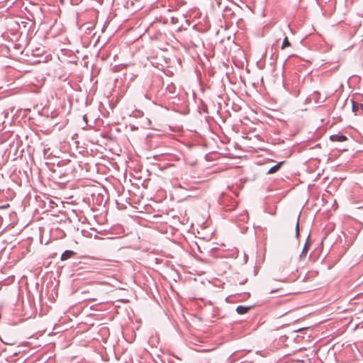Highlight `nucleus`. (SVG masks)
<instances>
[{
    "label": "nucleus",
    "mask_w": 363,
    "mask_h": 363,
    "mask_svg": "<svg viewBox=\"0 0 363 363\" xmlns=\"http://www.w3.org/2000/svg\"><path fill=\"white\" fill-rule=\"evenodd\" d=\"M283 163H284V162H279L276 165H274L272 167H271L267 171V174H274V173L277 172L281 168V167Z\"/></svg>",
    "instance_id": "6"
},
{
    "label": "nucleus",
    "mask_w": 363,
    "mask_h": 363,
    "mask_svg": "<svg viewBox=\"0 0 363 363\" xmlns=\"http://www.w3.org/2000/svg\"><path fill=\"white\" fill-rule=\"evenodd\" d=\"M309 245H310V243L308 242V241H307L305 245H304V247L302 250V252L300 255V257H305L308 252V247H309Z\"/></svg>",
    "instance_id": "7"
},
{
    "label": "nucleus",
    "mask_w": 363,
    "mask_h": 363,
    "mask_svg": "<svg viewBox=\"0 0 363 363\" xmlns=\"http://www.w3.org/2000/svg\"><path fill=\"white\" fill-rule=\"evenodd\" d=\"M291 43L289 41L288 38L285 37L281 45V49H285L286 47H289Z\"/></svg>",
    "instance_id": "8"
},
{
    "label": "nucleus",
    "mask_w": 363,
    "mask_h": 363,
    "mask_svg": "<svg viewBox=\"0 0 363 363\" xmlns=\"http://www.w3.org/2000/svg\"><path fill=\"white\" fill-rule=\"evenodd\" d=\"M299 216L297 218L296 224V237L297 238H299L300 233H299Z\"/></svg>",
    "instance_id": "9"
},
{
    "label": "nucleus",
    "mask_w": 363,
    "mask_h": 363,
    "mask_svg": "<svg viewBox=\"0 0 363 363\" xmlns=\"http://www.w3.org/2000/svg\"><path fill=\"white\" fill-rule=\"evenodd\" d=\"M94 26H94V23L89 22V23H84L83 25H82L80 26L79 29L82 32L87 33L88 31L91 30L94 28Z\"/></svg>",
    "instance_id": "3"
},
{
    "label": "nucleus",
    "mask_w": 363,
    "mask_h": 363,
    "mask_svg": "<svg viewBox=\"0 0 363 363\" xmlns=\"http://www.w3.org/2000/svg\"><path fill=\"white\" fill-rule=\"evenodd\" d=\"M250 308V306H238L236 308V311L238 314L242 315L247 313Z\"/></svg>",
    "instance_id": "5"
},
{
    "label": "nucleus",
    "mask_w": 363,
    "mask_h": 363,
    "mask_svg": "<svg viewBox=\"0 0 363 363\" xmlns=\"http://www.w3.org/2000/svg\"><path fill=\"white\" fill-rule=\"evenodd\" d=\"M351 103H352V112L355 115L360 114L361 111L363 109L362 104H359V103L354 101L352 99L351 100Z\"/></svg>",
    "instance_id": "1"
},
{
    "label": "nucleus",
    "mask_w": 363,
    "mask_h": 363,
    "mask_svg": "<svg viewBox=\"0 0 363 363\" xmlns=\"http://www.w3.org/2000/svg\"><path fill=\"white\" fill-rule=\"evenodd\" d=\"M76 255V252H74L72 250H65L61 255V260L65 261L67 260L72 257H74Z\"/></svg>",
    "instance_id": "4"
},
{
    "label": "nucleus",
    "mask_w": 363,
    "mask_h": 363,
    "mask_svg": "<svg viewBox=\"0 0 363 363\" xmlns=\"http://www.w3.org/2000/svg\"><path fill=\"white\" fill-rule=\"evenodd\" d=\"M330 140L333 142H344L347 140V138L343 135L334 134L330 136Z\"/></svg>",
    "instance_id": "2"
},
{
    "label": "nucleus",
    "mask_w": 363,
    "mask_h": 363,
    "mask_svg": "<svg viewBox=\"0 0 363 363\" xmlns=\"http://www.w3.org/2000/svg\"><path fill=\"white\" fill-rule=\"evenodd\" d=\"M277 291V290H272V291H270V293H271V294H272V293H274V292H275V291Z\"/></svg>",
    "instance_id": "10"
}]
</instances>
